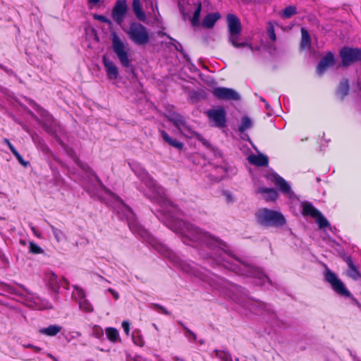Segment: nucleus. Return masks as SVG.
I'll list each match as a JSON object with an SVG mask.
<instances>
[{
  "label": "nucleus",
  "instance_id": "f257e3e1",
  "mask_svg": "<svg viewBox=\"0 0 361 361\" xmlns=\"http://www.w3.org/2000/svg\"><path fill=\"white\" fill-rule=\"evenodd\" d=\"M133 171L146 186L144 195L151 201L159 205L160 209L157 216L161 219L167 227L176 233H179L184 243L192 241L205 245L211 250L210 257L217 264H221L238 275L255 278L257 284L264 285L269 282V279L259 268L243 262L228 252L221 247L222 243L209 233L202 231L198 227L184 221L176 216L177 208L166 196L164 189L157 184L155 180L140 166L134 165Z\"/></svg>",
  "mask_w": 361,
  "mask_h": 361
},
{
  "label": "nucleus",
  "instance_id": "8fccbe9b",
  "mask_svg": "<svg viewBox=\"0 0 361 361\" xmlns=\"http://www.w3.org/2000/svg\"><path fill=\"white\" fill-rule=\"evenodd\" d=\"M94 18L98 20L100 22H102V23H106L107 25H111V21L110 19H109L108 18H106V16H102V15H95L94 16Z\"/></svg>",
  "mask_w": 361,
  "mask_h": 361
},
{
  "label": "nucleus",
  "instance_id": "72a5a7b5",
  "mask_svg": "<svg viewBox=\"0 0 361 361\" xmlns=\"http://www.w3.org/2000/svg\"><path fill=\"white\" fill-rule=\"evenodd\" d=\"M79 308L85 312H92L93 311V307L87 298H83L82 300L78 302Z\"/></svg>",
  "mask_w": 361,
  "mask_h": 361
},
{
  "label": "nucleus",
  "instance_id": "20e7f679",
  "mask_svg": "<svg viewBox=\"0 0 361 361\" xmlns=\"http://www.w3.org/2000/svg\"><path fill=\"white\" fill-rule=\"evenodd\" d=\"M112 49L116 54L121 65L124 68H129L132 59L128 44L124 42L115 32L111 34Z\"/></svg>",
  "mask_w": 361,
  "mask_h": 361
},
{
  "label": "nucleus",
  "instance_id": "423d86ee",
  "mask_svg": "<svg viewBox=\"0 0 361 361\" xmlns=\"http://www.w3.org/2000/svg\"><path fill=\"white\" fill-rule=\"evenodd\" d=\"M341 66L348 67L350 65L361 62V49L343 47L339 51Z\"/></svg>",
  "mask_w": 361,
  "mask_h": 361
},
{
  "label": "nucleus",
  "instance_id": "2eb2a0df",
  "mask_svg": "<svg viewBox=\"0 0 361 361\" xmlns=\"http://www.w3.org/2000/svg\"><path fill=\"white\" fill-rule=\"evenodd\" d=\"M102 63L105 68L107 78L111 80H116L118 76V69L116 65L106 56H103Z\"/></svg>",
  "mask_w": 361,
  "mask_h": 361
},
{
  "label": "nucleus",
  "instance_id": "f8f14e48",
  "mask_svg": "<svg viewBox=\"0 0 361 361\" xmlns=\"http://www.w3.org/2000/svg\"><path fill=\"white\" fill-rule=\"evenodd\" d=\"M46 280L47 281L49 288L51 289V290L56 293H59V288L61 286V281L64 282V288L67 290L69 289L68 281L64 277H63L61 280H59L54 272L47 273L46 275Z\"/></svg>",
  "mask_w": 361,
  "mask_h": 361
},
{
  "label": "nucleus",
  "instance_id": "37998d69",
  "mask_svg": "<svg viewBox=\"0 0 361 361\" xmlns=\"http://www.w3.org/2000/svg\"><path fill=\"white\" fill-rule=\"evenodd\" d=\"M103 335V329L99 326H94L92 329V336H94L95 338H100Z\"/></svg>",
  "mask_w": 361,
  "mask_h": 361
},
{
  "label": "nucleus",
  "instance_id": "603ef678",
  "mask_svg": "<svg viewBox=\"0 0 361 361\" xmlns=\"http://www.w3.org/2000/svg\"><path fill=\"white\" fill-rule=\"evenodd\" d=\"M4 143H6L7 145V146L8 147V148L10 149V150L11 151L12 153H13V152H16V149L13 147V145L11 143V142L9 141L8 139L7 138H5L4 140Z\"/></svg>",
  "mask_w": 361,
  "mask_h": 361
},
{
  "label": "nucleus",
  "instance_id": "0eeeda50",
  "mask_svg": "<svg viewBox=\"0 0 361 361\" xmlns=\"http://www.w3.org/2000/svg\"><path fill=\"white\" fill-rule=\"evenodd\" d=\"M325 279L331 284V288L336 293L341 296L351 297L350 293L346 288L344 283L329 269L326 270Z\"/></svg>",
  "mask_w": 361,
  "mask_h": 361
},
{
  "label": "nucleus",
  "instance_id": "cd10ccee",
  "mask_svg": "<svg viewBox=\"0 0 361 361\" xmlns=\"http://www.w3.org/2000/svg\"><path fill=\"white\" fill-rule=\"evenodd\" d=\"M301 35L300 48L302 49H309L311 45V38L308 31L302 27Z\"/></svg>",
  "mask_w": 361,
  "mask_h": 361
},
{
  "label": "nucleus",
  "instance_id": "1a4fd4ad",
  "mask_svg": "<svg viewBox=\"0 0 361 361\" xmlns=\"http://www.w3.org/2000/svg\"><path fill=\"white\" fill-rule=\"evenodd\" d=\"M210 122L213 126L217 128H224L226 123V112L225 109L219 106L215 109H209L205 112Z\"/></svg>",
  "mask_w": 361,
  "mask_h": 361
},
{
  "label": "nucleus",
  "instance_id": "6e6552de",
  "mask_svg": "<svg viewBox=\"0 0 361 361\" xmlns=\"http://www.w3.org/2000/svg\"><path fill=\"white\" fill-rule=\"evenodd\" d=\"M268 180L273 183L275 186L285 195L291 198L294 196V192L291 190L290 185L281 176L275 172L269 173L267 175Z\"/></svg>",
  "mask_w": 361,
  "mask_h": 361
},
{
  "label": "nucleus",
  "instance_id": "bf43d9fd",
  "mask_svg": "<svg viewBox=\"0 0 361 361\" xmlns=\"http://www.w3.org/2000/svg\"><path fill=\"white\" fill-rule=\"evenodd\" d=\"M32 349H33L35 351H36V352H38V351H39V350H41L39 348H38V347H37V346H35V345H34V347H33V348H32Z\"/></svg>",
  "mask_w": 361,
  "mask_h": 361
},
{
  "label": "nucleus",
  "instance_id": "69168bd1",
  "mask_svg": "<svg viewBox=\"0 0 361 361\" xmlns=\"http://www.w3.org/2000/svg\"><path fill=\"white\" fill-rule=\"evenodd\" d=\"M95 178H96V180L99 182V183H101V181H100V180L98 178V177H97V176H95Z\"/></svg>",
  "mask_w": 361,
  "mask_h": 361
},
{
  "label": "nucleus",
  "instance_id": "09e8293b",
  "mask_svg": "<svg viewBox=\"0 0 361 361\" xmlns=\"http://www.w3.org/2000/svg\"><path fill=\"white\" fill-rule=\"evenodd\" d=\"M13 154L16 157V158L20 164H22L24 166H27L28 165L29 162L25 161L23 157L19 154V152L17 150L16 152H13Z\"/></svg>",
  "mask_w": 361,
  "mask_h": 361
},
{
  "label": "nucleus",
  "instance_id": "a18cd8bd",
  "mask_svg": "<svg viewBox=\"0 0 361 361\" xmlns=\"http://www.w3.org/2000/svg\"><path fill=\"white\" fill-rule=\"evenodd\" d=\"M179 324L183 326V328L184 329V330L185 331V336L188 338H192L193 341H196L197 340V336L196 334L190 331L188 327H186L182 322H179Z\"/></svg>",
  "mask_w": 361,
  "mask_h": 361
},
{
  "label": "nucleus",
  "instance_id": "79ce46f5",
  "mask_svg": "<svg viewBox=\"0 0 361 361\" xmlns=\"http://www.w3.org/2000/svg\"><path fill=\"white\" fill-rule=\"evenodd\" d=\"M29 249L30 252L33 254H40L43 252V250L38 245L33 242L30 243Z\"/></svg>",
  "mask_w": 361,
  "mask_h": 361
},
{
  "label": "nucleus",
  "instance_id": "ea45409f",
  "mask_svg": "<svg viewBox=\"0 0 361 361\" xmlns=\"http://www.w3.org/2000/svg\"><path fill=\"white\" fill-rule=\"evenodd\" d=\"M296 7L293 6H289L285 8L283 11V16L286 18H289L292 16L296 13Z\"/></svg>",
  "mask_w": 361,
  "mask_h": 361
},
{
  "label": "nucleus",
  "instance_id": "aec40b11",
  "mask_svg": "<svg viewBox=\"0 0 361 361\" xmlns=\"http://www.w3.org/2000/svg\"><path fill=\"white\" fill-rule=\"evenodd\" d=\"M221 16L219 13H210L207 14L202 20V25L207 28L214 27L215 23L220 18Z\"/></svg>",
  "mask_w": 361,
  "mask_h": 361
},
{
  "label": "nucleus",
  "instance_id": "5fc2aeb1",
  "mask_svg": "<svg viewBox=\"0 0 361 361\" xmlns=\"http://www.w3.org/2000/svg\"><path fill=\"white\" fill-rule=\"evenodd\" d=\"M217 169L222 171L221 177H223L226 175V166H221L219 168H217Z\"/></svg>",
  "mask_w": 361,
  "mask_h": 361
},
{
  "label": "nucleus",
  "instance_id": "39448f33",
  "mask_svg": "<svg viewBox=\"0 0 361 361\" xmlns=\"http://www.w3.org/2000/svg\"><path fill=\"white\" fill-rule=\"evenodd\" d=\"M126 32L136 45H145L149 42L150 37L147 27L140 23H131Z\"/></svg>",
  "mask_w": 361,
  "mask_h": 361
},
{
  "label": "nucleus",
  "instance_id": "052dcab7",
  "mask_svg": "<svg viewBox=\"0 0 361 361\" xmlns=\"http://www.w3.org/2000/svg\"><path fill=\"white\" fill-rule=\"evenodd\" d=\"M264 104H265V107H266V109H269V106H269V104L267 102H266V103H264Z\"/></svg>",
  "mask_w": 361,
  "mask_h": 361
},
{
  "label": "nucleus",
  "instance_id": "6ab92c4d",
  "mask_svg": "<svg viewBox=\"0 0 361 361\" xmlns=\"http://www.w3.org/2000/svg\"><path fill=\"white\" fill-rule=\"evenodd\" d=\"M247 159L251 164L257 166H267L269 164L268 157L262 154L250 155Z\"/></svg>",
  "mask_w": 361,
  "mask_h": 361
},
{
  "label": "nucleus",
  "instance_id": "c756f323",
  "mask_svg": "<svg viewBox=\"0 0 361 361\" xmlns=\"http://www.w3.org/2000/svg\"><path fill=\"white\" fill-rule=\"evenodd\" d=\"M349 84L348 80H343L339 84L337 90V94L343 99L348 94Z\"/></svg>",
  "mask_w": 361,
  "mask_h": 361
},
{
  "label": "nucleus",
  "instance_id": "b1692460",
  "mask_svg": "<svg viewBox=\"0 0 361 361\" xmlns=\"http://www.w3.org/2000/svg\"><path fill=\"white\" fill-rule=\"evenodd\" d=\"M160 133L163 140L171 146L178 149H181L183 147V144L181 142L170 137L166 131L160 130Z\"/></svg>",
  "mask_w": 361,
  "mask_h": 361
},
{
  "label": "nucleus",
  "instance_id": "774afa93",
  "mask_svg": "<svg viewBox=\"0 0 361 361\" xmlns=\"http://www.w3.org/2000/svg\"><path fill=\"white\" fill-rule=\"evenodd\" d=\"M199 343H200V344H204V341H202V340H200V341H199Z\"/></svg>",
  "mask_w": 361,
  "mask_h": 361
},
{
  "label": "nucleus",
  "instance_id": "473e14b6",
  "mask_svg": "<svg viewBox=\"0 0 361 361\" xmlns=\"http://www.w3.org/2000/svg\"><path fill=\"white\" fill-rule=\"evenodd\" d=\"M197 7L194 11L192 18L191 19V23L193 26H197L200 23V13L202 10V4L197 1L196 4Z\"/></svg>",
  "mask_w": 361,
  "mask_h": 361
},
{
  "label": "nucleus",
  "instance_id": "ddd939ff",
  "mask_svg": "<svg viewBox=\"0 0 361 361\" xmlns=\"http://www.w3.org/2000/svg\"><path fill=\"white\" fill-rule=\"evenodd\" d=\"M336 59L334 55L331 52H328L322 58L317 66V73L318 75H322L329 67L335 64Z\"/></svg>",
  "mask_w": 361,
  "mask_h": 361
},
{
  "label": "nucleus",
  "instance_id": "58836bf2",
  "mask_svg": "<svg viewBox=\"0 0 361 361\" xmlns=\"http://www.w3.org/2000/svg\"><path fill=\"white\" fill-rule=\"evenodd\" d=\"M68 153L79 167H80L84 171H88L89 166H87L86 164H82L77 157L75 153L73 150L68 151Z\"/></svg>",
  "mask_w": 361,
  "mask_h": 361
},
{
  "label": "nucleus",
  "instance_id": "c85d7f7f",
  "mask_svg": "<svg viewBox=\"0 0 361 361\" xmlns=\"http://www.w3.org/2000/svg\"><path fill=\"white\" fill-rule=\"evenodd\" d=\"M161 35L166 36L171 40L169 44L173 46L176 51L180 52L187 61L189 60L188 56L185 54L181 44L178 41L168 35L166 33L163 32Z\"/></svg>",
  "mask_w": 361,
  "mask_h": 361
},
{
  "label": "nucleus",
  "instance_id": "5701e85b",
  "mask_svg": "<svg viewBox=\"0 0 361 361\" xmlns=\"http://www.w3.org/2000/svg\"><path fill=\"white\" fill-rule=\"evenodd\" d=\"M258 192L264 195V198L267 201H274L279 197L276 190L274 188H259Z\"/></svg>",
  "mask_w": 361,
  "mask_h": 361
},
{
  "label": "nucleus",
  "instance_id": "a19ab883",
  "mask_svg": "<svg viewBox=\"0 0 361 361\" xmlns=\"http://www.w3.org/2000/svg\"><path fill=\"white\" fill-rule=\"evenodd\" d=\"M31 137L34 142L37 143L42 147V150L45 151L48 149L44 141L37 134H31Z\"/></svg>",
  "mask_w": 361,
  "mask_h": 361
},
{
  "label": "nucleus",
  "instance_id": "4468645a",
  "mask_svg": "<svg viewBox=\"0 0 361 361\" xmlns=\"http://www.w3.org/2000/svg\"><path fill=\"white\" fill-rule=\"evenodd\" d=\"M178 130L185 136L188 137H196L197 139L202 142V144L205 146L209 145V142L207 140L204 139L200 134L197 133L193 130L192 128L185 120Z\"/></svg>",
  "mask_w": 361,
  "mask_h": 361
},
{
  "label": "nucleus",
  "instance_id": "4d7b16f0",
  "mask_svg": "<svg viewBox=\"0 0 361 361\" xmlns=\"http://www.w3.org/2000/svg\"><path fill=\"white\" fill-rule=\"evenodd\" d=\"M31 230L36 236L39 237V235L38 234L37 231L35 227L32 226Z\"/></svg>",
  "mask_w": 361,
  "mask_h": 361
},
{
  "label": "nucleus",
  "instance_id": "7c9ffc66",
  "mask_svg": "<svg viewBox=\"0 0 361 361\" xmlns=\"http://www.w3.org/2000/svg\"><path fill=\"white\" fill-rule=\"evenodd\" d=\"M106 334L108 339L113 342L116 343L120 341L119 334L116 329L113 327H108L106 329Z\"/></svg>",
  "mask_w": 361,
  "mask_h": 361
},
{
  "label": "nucleus",
  "instance_id": "7ed1b4c3",
  "mask_svg": "<svg viewBox=\"0 0 361 361\" xmlns=\"http://www.w3.org/2000/svg\"><path fill=\"white\" fill-rule=\"evenodd\" d=\"M255 217L259 224L266 227H281L286 223L281 213L267 208L258 210Z\"/></svg>",
  "mask_w": 361,
  "mask_h": 361
},
{
  "label": "nucleus",
  "instance_id": "4c0bfd02",
  "mask_svg": "<svg viewBox=\"0 0 361 361\" xmlns=\"http://www.w3.org/2000/svg\"><path fill=\"white\" fill-rule=\"evenodd\" d=\"M50 228H51L52 233L54 235V238L57 242L59 243L65 239L66 236L62 231L56 228V227H54L52 225H50Z\"/></svg>",
  "mask_w": 361,
  "mask_h": 361
},
{
  "label": "nucleus",
  "instance_id": "3c124183",
  "mask_svg": "<svg viewBox=\"0 0 361 361\" xmlns=\"http://www.w3.org/2000/svg\"><path fill=\"white\" fill-rule=\"evenodd\" d=\"M122 327L125 331V333L128 335L130 331V324L128 322L123 321L122 322Z\"/></svg>",
  "mask_w": 361,
  "mask_h": 361
},
{
  "label": "nucleus",
  "instance_id": "dca6fc26",
  "mask_svg": "<svg viewBox=\"0 0 361 361\" xmlns=\"http://www.w3.org/2000/svg\"><path fill=\"white\" fill-rule=\"evenodd\" d=\"M228 33L241 32L242 26L240 19L234 14L229 13L226 17Z\"/></svg>",
  "mask_w": 361,
  "mask_h": 361
},
{
  "label": "nucleus",
  "instance_id": "49530a36",
  "mask_svg": "<svg viewBox=\"0 0 361 361\" xmlns=\"http://www.w3.org/2000/svg\"><path fill=\"white\" fill-rule=\"evenodd\" d=\"M152 307L159 312H161L164 314H166V315L171 314L170 312H169L164 307H163L159 304H155V303L152 304Z\"/></svg>",
  "mask_w": 361,
  "mask_h": 361
},
{
  "label": "nucleus",
  "instance_id": "2f4dec72",
  "mask_svg": "<svg viewBox=\"0 0 361 361\" xmlns=\"http://www.w3.org/2000/svg\"><path fill=\"white\" fill-rule=\"evenodd\" d=\"M252 126V120L248 118L247 116H244L242 118L240 121V125L238 127V131L240 133H244L249 128H250Z\"/></svg>",
  "mask_w": 361,
  "mask_h": 361
},
{
  "label": "nucleus",
  "instance_id": "f3484780",
  "mask_svg": "<svg viewBox=\"0 0 361 361\" xmlns=\"http://www.w3.org/2000/svg\"><path fill=\"white\" fill-rule=\"evenodd\" d=\"M343 259L348 266V276L354 280L361 279V274L358 271L357 267L353 263L351 257L345 256L343 257Z\"/></svg>",
  "mask_w": 361,
  "mask_h": 361
},
{
  "label": "nucleus",
  "instance_id": "de8ad7c7",
  "mask_svg": "<svg viewBox=\"0 0 361 361\" xmlns=\"http://www.w3.org/2000/svg\"><path fill=\"white\" fill-rule=\"evenodd\" d=\"M133 341L136 345L140 347L143 346L145 344L144 340L142 338V336L140 335L136 336L135 335V333L133 334Z\"/></svg>",
  "mask_w": 361,
  "mask_h": 361
},
{
  "label": "nucleus",
  "instance_id": "a878e982",
  "mask_svg": "<svg viewBox=\"0 0 361 361\" xmlns=\"http://www.w3.org/2000/svg\"><path fill=\"white\" fill-rule=\"evenodd\" d=\"M132 6L136 18L141 21H145L146 16L142 11L140 0H133Z\"/></svg>",
  "mask_w": 361,
  "mask_h": 361
},
{
  "label": "nucleus",
  "instance_id": "412c9836",
  "mask_svg": "<svg viewBox=\"0 0 361 361\" xmlns=\"http://www.w3.org/2000/svg\"><path fill=\"white\" fill-rule=\"evenodd\" d=\"M62 329V327L57 324L49 325L47 327L42 328L39 333L47 336H54L57 335Z\"/></svg>",
  "mask_w": 361,
  "mask_h": 361
},
{
  "label": "nucleus",
  "instance_id": "393cba45",
  "mask_svg": "<svg viewBox=\"0 0 361 361\" xmlns=\"http://www.w3.org/2000/svg\"><path fill=\"white\" fill-rule=\"evenodd\" d=\"M320 212L315 208L310 202H304L302 204V214L303 216H310L314 218Z\"/></svg>",
  "mask_w": 361,
  "mask_h": 361
},
{
  "label": "nucleus",
  "instance_id": "4be33fe9",
  "mask_svg": "<svg viewBox=\"0 0 361 361\" xmlns=\"http://www.w3.org/2000/svg\"><path fill=\"white\" fill-rule=\"evenodd\" d=\"M167 119L171 122L178 129L180 128L183 122L186 120L185 117L176 112L169 113Z\"/></svg>",
  "mask_w": 361,
  "mask_h": 361
},
{
  "label": "nucleus",
  "instance_id": "e2e57ef3",
  "mask_svg": "<svg viewBox=\"0 0 361 361\" xmlns=\"http://www.w3.org/2000/svg\"><path fill=\"white\" fill-rule=\"evenodd\" d=\"M76 336H81V333H80V332H79V331H77V332H76Z\"/></svg>",
  "mask_w": 361,
  "mask_h": 361
},
{
  "label": "nucleus",
  "instance_id": "c9c22d12",
  "mask_svg": "<svg viewBox=\"0 0 361 361\" xmlns=\"http://www.w3.org/2000/svg\"><path fill=\"white\" fill-rule=\"evenodd\" d=\"M314 219L317 220V223L319 228H324L330 226L329 221L319 212Z\"/></svg>",
  "mask_w": 361,
  "mask_h": 361
},
{
  "label": "nucleus",
  "instance_id": "a211bd4d",
  "mask_svg": "<svg viewBox=\"0 0 361 361\" xmlns=\"http://www.w3.org/2000/svg\"><path fill=\"white\" fill-rule=\"evenodd\" d=\"M241 32L228 33V40L235 48L248 47L251 51L254 50L253 47L245 42H240V35Z\"/></svg>",
  "mask_w": 361,
  "mask_h": 361
},
{
  "label": "nucleus",
  "instance_id": "13d9d810",
  "mask_svg": "<svg viewBox=\"0 0 361 361\" xmlns=\"http://www.w3.org/2000/svg\"><path fill=\"white\" fill-rule=\"evenodd\" d=\"M351 356L353 357V360L355 361H361L360 360H359L355 355H353L352 353H350Z\"/></svg>",
  "mask_w": 361,
  "mask_h": 361
},
{
  "label": "nucleus",
  "instance_id": "6e6d98bb",
  "mask_svg": "<svg viewBox=\"0 0 361 361\" xmlns=\"http://www.w3.org/2000/svg\"><path fill=\"white\" fill-rule=\"evenodd\" d=\"M99 1H100V0H88V3L90 4H92V5H96Z\"/></svg>",
  "mask_w": 361,
  "mask_h": 361
},
{
  "label": "nucleus",
  "instance_id": "f03ea898",
  "mask_svg": "<svg viewBox=\"0 0 361 361\" xmlns=\"http://www.w3.org/2000/svg\"><path fill=\"white\" fill-rule=\"evenodd\" d=\"M116 207L115 209L121 217L125 218L128 222L129 228L132 232L137 233L140 235L145 241L152 245L160 254L165 257L168 258L169 260L178 269L190 274L191 276L200 278V271L195 267L193 262H188L180 259L176 253L171 250L166 245L158 241L151 234L140 226L135 219L134 214L131 209L127 206L118 197L116 198Z\"/></svg>",
  "mask_w": 361,
  "mask_h": 361
},
{
  "label": "nucleus",
  "instance_id": "0e129e2a",
  "mask_svg": "<svg viewBox=\"0 0 361 361\" xmlns=\"http://www.w3.org/2000/svg\"><path fill=\"white\" fill-rule=\"evenodd\" d=\"M27 348H33L34 345L32 344H30L27 346Z\"/></svg>",
  "mask_w": 361,
  "mask_h": 361
},
{
  "label": "nucleus",
  "instance_id": "9d476101",
  "mask_svg": "<svg viewBox=\"0 0 361 361\" xmlns=\"http://www.w3.org/2000/svg\"><path fill=\"white\" fill-rule=\"evenodd\" d=\"M212 92L214 97L220 100L238 101L240 99V95L231 88L216 87Z\"/></svg>",
  "mask_w": 361,
  "mask_h": 361
},
{
  "label": "nucleus",
  "instance_id": "338daca9",
  "mask_svg": "<svg viewBox=\"0 0 361 361\" xmlns=\"http://www.w3.org/2000/svg\"><path fill=\"white\" fill-rule=\"evenodd\" d=\"M150 6H151V7H152V9L153 10V9H154V8H153V4H152V1H150Z\"/></svg>",
  "mask_w": 361,
  "mask_h": 361
},
{
  "label": "nucleus",
  "instance_id": "864d4df0",
  "mask_svg": "<svg viewBox=\"0 0 361 361\" xmlns=\"http://www.w3.org/2000/svg\"><path fill=\"white\" fill-rule=\"evenodd\" d=\"M107 291L109 292L112 295V296L114 297V298L115 300H118L119 298V294L115 290L109 288L107 289Z\"/></svg>",
  "mask_w": 361,
  "mask_h": 361
},
{
  "label": "nucleus",
  "instance_id": "e433bc0d",
  "mask_svg": "<svg viewBox=\"0 0 361 361\" xmlns=\"http://www.w3.org/2000/svg\"><path fill=\"white\" fill-rule=\"evenodd\" d=\"M214 353L222 361H233L231 355L228 351L215 350Z\"/></svg>",
  "mask_w": 361,
  "mask_h": 361
},
{
  "label": "nucleus",
  "instance_id": "bb28decb",
  "mask_svg": "<svg viewBox=\"0 0 361 361\" xmlns=\"http://www.w3.org/2000/svg\"><path fill=\"white\" fill-rule=\"evenodd\" d=\"M36 110L37 111L38 113H39L41 114V116L42 117H44V118H46L47 121H45L44 123H43V127L45 129V130L48 133H53V130L51 129V126H49L47 123L48 122H51L52 121V117L49 114V113L45 111L44 109H42L41 107L39 106H37V108L36 109Z\"/></svg>",
  "mask_w": 361,
  "mask_h": 361
},
{
  "label": "nucleus",
  "instance_id": "9b49d317",
  "mask_svg": "<svg viewBox=\"0 0 361 361\" xmlns=\"http://www.w3.org/2000/svg\"><path fill=\"white\" fill-rule=\"evenodd\" d=\"M128 5L126 0H117L112 9L111 17L118 25H121L126 16Z\"/></svg>",
  "mask_w": 361,
  "mask_h": 361
},
{
  "label": "nucleus",
  "instance_id": "680f3d73",
  "mask_svg": "<svg viewBox=\"0 0 361 361\" xmlns=\"http://www.w3.org/2000/svg\"><path fill=\"white\" fill-rule=\"evenodd\" d=\"M259 99H260L262 102H264V103H266V102H267V101H266L263 97H259Z\"/></svg>",
  "mask_w": 361,
  "mask_h": 361
},
{
  "label": "nucleus",
  "instance_id": "c03bdc74",
  "mask_svg": "<svg viewBox=\"0 0 361 361\" xmlns=\"http://www.w3.org/2000/svg\"><path fill=\"white\" fill-rule=\"evenodd\" d=\"M267 35L270 39L273 42H275L276 39V36L274 32V25L271 23L269 24L267 27Z\"/></svg>",
  "mask_w": 361,
  "mask_h": 361
},
{
  "label": "nucleus",
  "instance_id": "f704fd0d",
  "mask_svg": "<svg viewBox=\"0 0 361 361\" xmlns=\"http://www.w3.org/2000/svg\"><path fill=\"white\" fill-rule=\"evenodd\" d=\"M73 288L75 290V292L73 293V296L75 298L78 302H80V300H82L83 298H86L85 293L82 288L76 285H73Z\"/></svg>",
  "mask_w": 361,
  "mask_h": 361
}]
</instances>
